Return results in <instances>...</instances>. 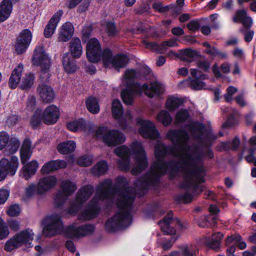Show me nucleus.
Listing matches in <instances>:
<instances>
[{
  "instance_id": "13",
  "label": "nucleus",
  "mask_w": 256,
  "mask_h": 256,
  "mask_svg": "<svg viewBox=\"0 0 256 256\" xmlns=\"http://www.w3.org/2000/svg\"><path fill=\"white\" fill-rule=\"evenodd\" d=\"M114 153L120 158L117 162L119 168L122 171L129 170L130 168V148L125 146H122L116 148L114 150Z\"/></svg>"
},
{
  "instance_id": "8",
  "label": "nucleus",
  "mask_w": 256,
  "mask_h": 256,
  "mask_svg": "<svg viewBox=\"0 0 256 256\" xmlns=\"http://www.w3.org/2000/svg\"><path fill=\"white\" fill-rule=\"evenodd\" d=\"M132 149L136 164L132 168L131 172L133 175H135L144 170L148 166V164L146 154L140 142H133Z\"/></svg>"
},
{
  "instance_id": "61",
  "label": "nucleus",
  "mask_w": 256,
  "mask_h": 256,
  "mask_svg": "<svg viewBox=\"0 0 256 256\" xmlns=\"http://www.w3.org/2000/svg\"><path fill=\"white\" fill-rule=\"evenodd\" d=\"M106 30L108 35L110 36H114L116 33V26L112 22H108L106 24Z\"/></svg>"
},
{
  "instance_id": "42",
  "label": "nucleus",
  "mask_w": 256,
  "mask_h": 256,
  "mask_svg": "<svg viewBox=\"0 0 256 256\" xmlns=\"http://www.w3.org/2000/svg\"><path fill=\"white\" fill-rule=\"evenodd\" d=\"M20 146V140L15 137L9 138V140L6 145V149L8 151V154H12L16 152Z\"/></svg>"
},
{
  "instance_id": "54",
  "label": "nucleus",
  "mask_w": 256,
  "mask_h": 256,
  "mask_svg": "<svg viewBox=\"0 0 256 256\" xmlns=\"http://www.w3.org/2000/svg\"><path fill=\"white\" fill-rule=\"evenodd\" d=\"M9 136L6 132H0V150L5 148L8 144Z\"/></svg>"
},
{
  "instance_id": "20",
  "label": "nucleus",
  "mask_w": 256,
  "mask_h": 256,
  "mask_svg": "<svg viewBox=\"0 0 256 256\" xmlns=\"http://www.w3.org/2000/svg\"><path fill=\"white\" fill-rule=\"evenodd\" d=\"M145 46L146 48H150L152 51L163 54L166 49V46L174 47L178 46V44L176 40H170L163 42L161 44H158L156 42H146L145 43Z\"/></svg>"
},
{
  "instance_id": "37",
  "label": "nucleus",
  "mask_w": 256,
  "mask_h": 256,
  "mask_svg": "<svg viewBox=\"0 0 256 256\" xmlns=\"http://www.w3.org/2000/svg\"><path fill=\"white\" fill-rule=\"evenodd\" d=\"M34 76L32 73L26 74L22 78L20 87L22 90H28L30 88L34 83Z\"/></svg>"
},
{
  "instance_id": "23",
  "label": "nucleus",
  "mask_w": 256,
  "mask_h": 256,
  "mask_svg": "<svg viewBox=\"0 0 256 256\" xmlns=\"http://www.w3.org/2000/svg\"><path fill=\"white\" fill-rule=\"evenodd\" d=\"M56 183V179L54 176H48L43 178L39 180L38 184V192L42 194L52 188Z\"/></svg>"
},
{
  "instance_id": "21",
  "label": "nucleus",
  "mask_w": 256,
  "mask_h": 256,
  "mask_svg": "<svg viewBox=\"0 0 256 256\" xmlns=\"http://www.w3.org/2000/svg\"><path fill=\"white\" fill-rule=\"evenodd\" d=\"M62 14V10H58L50 19L44 30V35L46 38H50L54 34Z\"/></svg>"
},
{
  "instance_id": "60",
  "label": "nucleus",
  "mask_w": 256,
  "mask_h": 256,
  "mask_svg": "<svg viewBox=\"0 0 256 256\" xmlns=\"http://www.w3.org/2000/svg\"><path fill=\"white\" fill-rule=\"evenodd\" d=\"M200 25L198 20H192L187 24L188 28L190 30L194 32L200 28Z\"/></svg>"
},
{
  "instance_id": "58",
  "label": "nucleus",
  "mask_w": 256,
  "mask_h": 256,
  "mask_svg": "<svg viewBox=\"0 0 256 256\" xmlns=\"http://www.w3.org/2000/svg\"><path fill=\"white\" fill-rule=\"evenodd\" d=\"M20 153L21 162L24 164L30 158L32 152L29 150H20Z\"/></svg>"
},
{
  "instance_id": "45",
  "label": "nucleus",
  "mask_w": 256,
  "mask_h": 256,
  "mask_svg": "<svg viewBox=\"0 0 256 256\" xmlns=\"http://www.w3.org/2000/svg\"><path fill=\"white\" fill-rule=\"evenodd\" d=\"M249 145L250 146L248 150L249 154L245 156L247 162H250L253 158V154L256 152V136H252L250 139Z\"/></svg>"
},
{
  "instance_id": "44",
  "label": "nucleus",
  "mask_w": 256,
  "mask_h": 256,
  "mask_svg": "<svg viewBox=\"0 0 256 256\" xmlns=\"http://www.w3.org/2000/svg\"><path fill=\"white\" fill-rule=\"evenodd\" d=\"M42 110H41L38 109L35 111L30 122L33 128H36L41 124L42 120Z\"/></svg>"
},
{
  "instance_id": "32",
  "label": "nucleus",
  "mask_w": 256,
  "mask_h": 256,
  "mask_svg": "<svg viewBox=\"0 0 256 256\" xmlns=\"http://www.w3.org/2000/svg\"><path fill=\"white\" fill-rule=\"evenodd\" d=\"M73 57H71L68 53L64 54L62 62L64 69L68 73H73L76 69V62Z\"/></svg>"
},
{
  "instance_id": "28",
  "label": "nucleus",
  "mask_w": 256,
  "mask_h": 256,
  "mask_svg": "<svg viewBox=\"0 0 256 256\" xmlns=\"http://www.w3.org/2000/svg\"><path fill=\"white\" fill-rule=\"evenodd\" d=\"M202 80L189 78L182 80L178 84L180 88H184L186 86H190L192 90H200L204 88L205 83Z\"/></svg>"
},
{
  "instance_id": "27",
  "label": "nucleus",
  "mask_w": 256,
  "mask_h": 256,
  "mask_svg": "<svg viewBox=\"0 0 256 256\" xmlns=\"http://www.w3.org/2000/svg\"><path fill=\"white\" fill-rule=\"evenodd\" d=\"M12 9L10 0H3L0 3V22L6 20L10 16Z\"/></svg>"
},
{
  "instance_id": "64",
  "label": "nucleus",
  "mask_w": 256,
  "mask_h": 256,
  "mask_svg": "<svg viewBox=\"0 0 256 256\" xmlns=\"http://www.w3.org/2000/svg\"><path fill=\"white\" fill-rule=\"evenodd\" d=\"M139 72L143 76L146 78H148L152 75V72L149 68L146 66H142L139 70Z\"/></svg>"
},
{
  "instance_id": "22",
  "label": "nucleus",
  "mask_w": 256,
  "mask_h": 256,
  "mask_svg": "<svg viewBox=\"0 0 256 256\" xmlns=\"http://www.w3.org/2000/svg\"><path fill=\"white\" fill-rule=\"evenodd\" d=\"M37 90L43 102L50 103L52 101L54 98L53 89L48 85H39Z\"/></svg>"
},
{
  "instance_id": "10",
  "label": "nucleus",
  "mask_w": 256,
  "mask_h": 256,
  "mask_svg": "<svg viewBox=\"0 0 256 256\" xmlns=\"http://www.w3.org/2000/svg\"><path fill=\"white\" fill-rule=\"evenodd\" d=\"M60 188L54 198L55 205L57 208L64 204L68 197L72 195L76 191L77 186L75 183L70 180H64L61 182Z\"/></svg>"
},
{
  "instance_id": "18",
  "label": "nucleus",
  "mask_w": 256,
  "mask_h": 256,
  "mask_svg": "<svg viewBox=\"0 0 256 256\" xmlns=\"http://www.w3.org/2000/svg\"><path fill=\"white\" fill-rule=\"evenodd\" d=\"M94 226L92 224H86L76 226H70L66 230V234L70 237H78L92 234L94 231Z\"/></svg>"
},
{
  "instance_id": "4",
  "label": "nucleus",
  "mask_w": 256,
  "mask_h": 256,
  "mask_svg": "<svg viewBox=\"0 0 256 256\" xmlns=\"http://www.w3.org/2000/svg\"><path fill=\"white\" fill-rule=\"evenodd\" d=\"M32 62L34 65L39 66L41 68L40 78L42 81L44 82H48L50 77L49 68L50 60L42 44L36 46L32 57Z\"/></svg>"
},
{
  "instance_id": "35",
  "label": "nucleus",
  "mask_w": 256,
  "mask_h": 256,
  "mask_svg": "<svg viewBox=\"0 0 256 256\" xmlns=\"http://www.w3.org/2000/svg\"><path fill=\"white\" fill-rule=\"evenodd\" d=\"M232 110V113L228 117L226 122L222 124L223 128H226L228 127H232L238 124V120L236 116L238 112L236 110H232L230 108H226L224 109V112H228Z\"/></svg>"
},
{
  "instance_id": "29",
  "label": "nucleus",
  "mask_w": 256,
  "mask_h": 256,
  "mask_svg": "<svg viewBox=\"0 0 256 256\" xmlns=\"http://www.w3.org/2000/svg\"><path fill=\"white\" fill-rule=\"evenodd\" d=\"M23 65L19 64L13 70L9 80V86L12 89L16 88L20 82Z\"/></svg>"
},
{
  "instance_id": "6",
  "label": "nucleus",
  "mask_w": 256,
  "mask_h": 256,
  "mask_svg": "<svg viewBox=\"0 0 256 256\" xmlns=\"http://www.w3.org/2000/svg\"><path fill=\"white\" fill-rule=\"evenodd\" d=\"M98 138H102V141L108 146H114L124 142V136L115 130H111L106 126L100 127L96 132Z\"/></svg>"
},
{
  "instance_id": "55",
  "label": "nucleus",
  "mask_w": 256,
  "mask_h": 256,
  "mask_svg": "<svg viewBox=\"0 0 256 256\" xmlns=\"http://www.w3.org/2000/svg\"><path fill=\"white\" fill-rule=\"evenodd\" d=\"M20 208L18 204H14L10 206L7 211L8 216H16L19 215Z\"/></svg>"
},
{
  "instance_id": "39",
  "label": "nucleus",
  "mask_w": 256,
  "mask_h": 256,
  "mask_svg": "<svg viewBox=\"0 0 256 256\" xmlns=\"http://www.w3.org/2000/svg\"><path fill=\"white\" fill-rule=\"evenodd\" d=\"M156 118L165 126H168L172 122V117L169 112L166 110H161L157 114Z\"/></svg>"
},
{
  "instance_id": "7",
  "label": "nucleus",
  "mask_w": 256,
  "mask_h": 256,
  "mask_svg": "<svg viewBox=\"0 0 256 256\" xmlns=\"http://www.w3.org/2000/svg\"><path fill=\"white\" fill-rule=\"evenodd\" d=\"M33 236L34 233L32 230H24L14 236L6 242L4 250L7 252H11L23 244L30 246L33 240Z\"/></svg>"
},
{
  "instance_id": "63",
  "label": "nucleus",
  "mask_w": 256,
  "mask_h": 256,
  "mask_svg": "<svg viewBox=\"0 0 256 256\" xmlns=\"http://www.w3.org/2000/svg\"><path fill=\"white\" fill-rule=\"evenodd\" d=\"M10 194L9 192L5 189H0V204H4Z\"/></svg>"
},
{
  "instance_id": "33",
  "label": "nucleus",
  "mask_w": 256,
  "mask_h": 256,
  "mask_svg": "<svg viewBox=\"0 0 256 256\" xmlns=\"http://www.w3.org/2000/svg\"><path fill=\"white\" fill-rule=\"evenodd\" d=\"M128 58L124 54H118L113 57L110 64L115 69L118 70L124 67L128 62Z\"/></svg>"
},
{
  "instance_id": "40",
  "label": "nucleus",
  "mask_w": 256,
  "mask_h": 256,
  "mask_svg": "<svg viewBox=\"0 0 256 256\" xmlns=\"http://www.w3.org/2000/svg\"><path fill=\"white\" fill-rule=\"evenodd\" d=\"M67 128L69 130L73 132L81 130L85 128L86 123L83 119L80 118L78 120L68 123Z\"/></svg>"
},
{
  "instance_id": "51",
  "label": "nucleus",
  "mask_w": 256,
  "mask_h": 256,
  "mask_svg": "<svg viewBox=\"0 0 256 256\" xmlns=\"http://www.w3.org/2000/svg\"><path fill=\"white\" fill-rule=\"evenodd\" d=\"M242 237L239 234H234L228 236L226 240V245L228 246L230 245H236Z\"/></svg>"
},
{
  "instance_id": "9",
  "label": "nucleus",
  "mask_w": 256,
  "mask_h": 256,
  "mask_svg": "<svg viewBox=\"0 0 256 256\" xmlns=\"http://www.w3.org/2000/svg\"><path fill=\"white\" fill-rule=\"evenodd\" d=\"M94 192V187L88 185L82 188L77 192L75 200L71 202L68 212L70 214H76L82 204L86 201Z\"/></svg>"
},
{
  "instance_id": "43",
  "label": "nucleus",
  "mask_w": 256,
  "mask_h": 256,
  "mask_svg": "<svg viewBox=\"0 0 256 256\" xmlns=\"http://www.w3.org/2000/svg\"><path fill=\"white\" fill-rule=\"evenodd\" d=\"M182 104L180 99L176 98H169L166 102V108L170 111H174Z\"/></svg>"
},
{
  "instance_id": "24",
  "label": "nucleus",
  "mask_w": 256,
  "mask_h": 256,
  "mask_svg": "<svg viewBox=\"0 0 256 256\" xmlns=\"http://www.w3.org/2000/svg\"><path fill=\"white\" fill-rule=\"evenodd\" d=\"M66 166L65 161L62 160H52L45 164L41 169L43 174H48L59 168H64Z\"/></svg>"
},
{
  "instance_id": "57",
  "label": "nucleus",
  "mask_w": 256,
  "mask_h": 256,
  "mask_svg": "<svg viewBox=\"0 0 256 256\" xmlns=\"http://www.w3.org/2000/svg\"><path fill=\"white\" fill-rule=\"evenodd\" d=\"M191 76L194 78V79L204 80L206 78V75L202 74V72L196 68H191L190 70Z\"/></svg>"
},
{
  "instance_id": "14",
  "label": "nucleus",
  "mask_w": 256,
  "mask_h": 256,
  "mask_svg": "<svg viewBox=\"0 0 256 256\" xmlns=\"http://www.w3.org/2000/svg\"><path fill=\"white\" fill-rule=\"evenodd\" d=\"M112 114L114 118L118 120L120 126L122 129H126L127 128L126 120H130L132 116L130 112H126L125 114V119L121 118L123 114V109L120 102L117 100H114L112 103Z\"/></svg>"
},
{
  "instance_id": "38",
  "label": "nucleus",
  "mask_w": 256,
  "mask_h": 256,
  "mask_svg": "<svg viewBox=\"0 0 256 256\" xmlns=\"http://www.w3.org/2000/svg\"><path fill=\"white\" fill-rule=\"evenodd\" d=\"M88 110L94 114H98L100 111V107L97 100L94 97H89L86 100Z\"/></svg>"
},
{
  "instance_id": "48",
  "label": "nucleus",
  "mask_w": 256,
  "mask_h": 256,
  "mask_svg": "<svg viewBox=\"0 0 256 256\" xmlns=\"http://www.w3.org/2000/svg\"><path fill=\"white\" fill-rule=\"evenodd\" d=\"M196 56L197 52L196 51L188 48L184 50L182 54V58L184 61L190 62H192Z\"/></svg>"
},
{
  "instance_id": "3",
  "label": "nucleus",
  "mask_w": 256,
  "mask_h": 256,
  "mask_svg": "<svg viewBox=\"0 0 256 256\" xmlns=\"http://www.w3.org/2000/svg\"><path fill=\"white\" fill-rule=\"evenodd\" d=\"M173 213L170 211L166 216L162 220L158 222V224L161 228L162 231L165 234L172 235L170 240H166L162 244V248L164 250H168L172 246L173 244L178 239V236L176 234V230L170 225L176 224H180V221L176 218H172Z\"/></svg>"
},
{
  "instance_id": "53",
  "label": "nucleus",
  "mask_w": 256,
  "mask_h": 256,
  "mask_svg": "<svg viewBox=\"0 0 256 256\" xmlns=\"http://www.w3.org/2000/svg\"><path fill=\"white\" fill-rule=\"evenodd\" d=\"M240 31L244 35V40L246 42H250L252 41L254 34V32L250 28H241Z\"/></svg>"
},
{
  "instance_id": "46",
  "label": "nucleus",
  "mask_w": 256,
  "mask_h": 256,
  "mask_svg": "<svg viewBox=\"0 0 256 256\" xmlns=\"http://www.w3.org/2000/svg\"><path fill=\"white\" fill-rule=\"evenodd\" d=\"M190 118V114L188 110L180 109L176 114V121L178 124L186 122Z\"/></svg>"
},
{
  "instance_id": "50",
  "label": "nucleus",
  "mask_w": 256,
  "mask_h": 256,
  "mask_svg": "<svg viewBox=\"0 0 256 256\" xmlns=\"http://www.w3.org/2000/svg\"><path fill=\"white\" fill-rule=\"evenodd\" d=\"M92 158L88 156H83L80 157L77 161L78 164L82 166H88L92 163Z\"/></svg>"
},
{
  "instance_id": "26",
  "label": "nucleus",
  "mask_w": 256,
  "mask_h": 256,
  "mask_svg": "<svg viewBox=\"0 0 256 256\" xmlns=\"http://www.w3.org/2000/svg\"><path fill=\"white\" fill-rule=\"evenodd\" d=\"M74 33L72 24L70 22H66L62 26L60 30L58 40L62 42H68L72 38Z\"/></svg>"
},
{
  "instance_id": "15",
  "label": "nucleus",
  "mask_w": 256,
  "mask_h": 256,
  "mask_svg": "<svg viewBox=\"0 0 256 256\" xmlns=\"http://www.w3.org/2000/svg\"><path fill=\"white\" fill-rule=\"evenodd\" d=\"M32 36L28 29L24 30L20 33L14 45L17 54H22L26 51L32 41Z\"/></svg>"
},
{
  "instance_id": "62",
  "label": "nucleus",
  "mask_w": 256,
  "mask_h": 256,
  "mask_svg": "<svg viewBox=\"0 0 256 256\" xmlns=\"http://www.w3.org/2000/svg\"><path fill=\"white\" fill-rule=\"evenodd\" d=\"M36 102V98L34 96L28 97L26 102V108L28 110L32 111L34 108Z\"/></svg>"
},
{
  "instance_id": "59",
  "label": "nucleus",
  "mask_w": 256,
  "mask_h": 256,
  "mask_svg": "<svg viewBox=\"0 0 256 256\" xmlns=\"http://www.w3.org/2000/svg\"><path fill=\"white\" fill-rule=\"evenodd\" d=\"M152 8L160 12H164L168 11L169 10L168 6H163L162 3L160 2H154L152 5Z\"/></svg>"
},
{
  "instance_id": "52",
  "label": "nucleus",
  "mask_w": 256,
  "mask_h": 256,
  "mask_svg": "<svg viewBox=\"0 0 256 256\" xmlns=\"http://www.w3.org/2000/svg\"><path fill=\"white\" fill-rule=\"evenodd\" d=\"M36 194H38V186L34 184H30L26 188L25 196L27 198H30Z\"/></svg>"
},
{
  "instance_id": "12",
  "label": "nucleus",
  "mask_w": 256,
  "mask_h": 256,
  "mask_svg": "<svg viewBox=\"0 0 256 256\" xmlns=\"http://www.w3.org/2000/svg\"><path fill=\"white\" fill-rule=\"evenodd\" d=\"M18 165V160L16 156H12L10 160L2 158L0 160V182L4 180L7 176H14Z\"/></svg>"
},
{
  "instance_id": "47",
  "label": "nucleus",
  "mask_w": 256,
  "mask_h": 256,
  "mask_svg": "<svg viewBox=\"0 0 256 256\" xmlns=\"http://www.w3.org/2000/svg\"><path fill=\"white\" fill-rule=\"evenodd\" d=\"M112 52L109 48H106L101 52V58H102L104 65L106 66H110L112 62L113 57Z\"/></svg>"
},
{
  "instance_id": "31",
  "label": "nucleus",
  "mask_w": 256,
  "mask_h": 256,
  "mask_svg": "<svg viewBox=\"0 0 256 256\" xmlns=\"http://www.w3.org/2000/svg\"><path fill=\"white\" fill-rule=\"evenodd\" d=\"M38 167V163L36 160H32L24 166L22 168L21 176L28 180L30 176L35 174Z\"/></svg>"
},
{
  "instance_id": "16",
  "label": "nucleus",
  "mask_w": 256,
  "mask_h": 256,
  "mask_svg": "<svg viewBox=\"0 0 256 256\" xmlns=\"http://www.w3.org/2000/svg\"><path fill=\"white\" fill-rule=\"evenodd\" d=\"M86 56L88 60L92 62H96L101 58L100 44L96 38H91L88 42Z\"/></svg>"
},
{
  "instance_id": "17",
  "label": "nucleus",
  "mask_w": 256,
  "mask_h": 256,
  "mask_svg": "<svg viewBox=\"0 0 256 256\" xmlns=\"http://www.w3.org/2000/svg\"><path fill=\"white\" fill-rule=\"evenodd\" d=\"M136 122L140 126L139 132L144 138L156 139L158 137V132L154 124L151 122L138 118L137 119Z\"/></svg>"
},
{
  "instance_id": "11",
  "label": "nucleus",
  "mask_w": 256,
  "mask_h": 256,
  "mask_svg": "<svg viewBox=\"0 0 256 256\" xmlns=\"http://www.w3.org/2000/svg\"><path fill=\"white\" fill-rule=\"evenodd\" d=\"M63 229L64 226L60 217L58 214H54L46 218L42 233L44 236L50 237L60 234Z\"/></svg>"
},
{
  "instance_id": "1",
  "label": "nucleus",
  "mask_w": 256,
  "mask_h": 256,
  "mask_svg": "<svg viewBox=\"0 0 256 256\" xmlns=\"http://www.w3.org/2000/svg\"><path fill=\"white\" fill-rule=\"evenodd\" d=\"M167 137L173 146H166L158 143L154 154L156 160L151 166L150 170L136 182L135 188L128 186L126 178L118 176L114 184L108 179V202H113L116 196V204L120 210L108 219V232H114L120 228L129 226L132 222L131 210L136 194L144 195L150 186L158 184L160 178L166 172L170 173L171 178H175L182 172L183 180L180 187L185 189L184 194L176 197L179 202H190L194 196L204 190L201 184L206 182L205 169L203 160L204 158L212 159L214 154L208 148L206 152L195 146L192 150L188 144L190 136L184 130H171Z\"/></svg>"
},
{
  "instance_id": "30",
  "label": "nucleus",
  "mask_w": 256,
  "mask_h": 256,
  "mask_svg": "<svg viewBox=\"0 0 256 256\" xmlns=\"http://www.w3.org/2000/svg\"><path fill=\"white\" fill-rule=\"evenodd\" d=\"M70 51L74 58H79L82 54V46L80 40L78 38H72L69 42Z\"/></svg>"
},
{
  "instance_id": "36",
  "label": "nucleus",
  "mask_w": 256,
  "mask_h": 256,
  "mask_svg": "<svg viewBox=\"0 0 256 256\" xmlns=\"http://www.w3.org/2000/svg\"><path fill=\"white\" fill-rule=\"evenodd\" d=\"M75 148L76 143L72 140H68L59 144L57 150L60 153L65 154L72 152Z\"/></svg>"
},
{
  "instance_id": "56",
  "label": "nucleus",
  "mask_w": 256,
  "mask_h": 256,
  "mask_svg": "<svg viewBox=\"0 0 256 256\" xmlns=\"http://www.w3.org/2000/svg\"><path fill=\"white\" fill-rule=\"evenodd\" d=\"M246 13L245 10H241L236 12V14L233 17V22H241V21L246 16Z\"/></svg>"
},
{
  "instance_id": "2",
  "label": "nucleus",
  "mask_w": 256,
  "mask_h": 256,
  "mask_svg": "<svg viewBox=\"0 0 256 256\" xmlns=\"http://www.w3.org/2000/svg\"><path fill=\"white\" fill-rule=\"evenodd\" d=\"M164 92L162 85L158 82H151L150 86L144 84L141 85L140 83H133L128 86L121 92V98L123 102L128 105L133 102V98L136 94H140L142 92L150 98L158 96Z\"/></svg>"
},
{
  "instance_id": "34",
  "label": "nucleus",
  "mask_w": 256,
  "mask_h": 256,
  "mask_svg": "<svg viewBox=\"0 0 256 256\" xmlns=\"http://www.w3.org/2000/svg\"><path fill=\"white\" fill-rule=\"evenodd\" d=\"M180 256H197L198 250L196 246L192 244H183L179 246Z\"/></svg>"
},
{
  "instance_id": "5",
  "label": "nucleus",
  "mask_w": 256,
  "mask_h": 256,
  "mask_svg": "<svg viewBox=\"0 0 256 256\" xmlns=\"http://www.w3.org/2000/svg\"><path fill=\"white\" fill-rule=\"evenodd\" d=\"M186 128L194 140L206 147L211 146L212 142L217 138L212 132H205L204 125L197 122L187 124Z\"/></svg>"
},
{
  "instance_id": "49",
  "label": "nucleus",
  "mask_w": 256,
  "mask_h": 256,
  "mask_svg": "<svg viewBox=\"0 0 256 256\" xmlns=\"http://www.w3.org/2000/svg\"><path fill=\"white\" fill-rule=\"evenodd\" d=\"M9 230L7 224L0 218V240L6 238L9 234Z\"/></svg>"
},
{
  "instance_id": "25",
  "label": "nucleus",
  "mask_w": 256,
  "mask_h": 256,
  "mask_svg": "<svg viewBox=\"0 0 256 256\" xmlns=\"http://www.w3.org/2000/svg\"><path fill=\"white\" fill-rule=\"evenodd\" d=\"M223 234L222 232H218L214 234L212 236V238L205 237L204 240V242L210 248L218 251L220 248V242Z\"/></svg>"
},
{
  "instance_id": "19",
  "label": "nucleus",
  "mask_w": 256,
  "mask_h": 256,
  "mask_svg": "<svg viewBox=\"0 0 256 256\" xmlns=\"http://www.w3.org/2000/svg\"><path fill=\"white\" fill-rule=\"evenodd\" d=\"M58 108L54 105H50L46 108L42 113V118L44 124H55L59 118Z\"/></svg>"
},
{
  "instance_id": "41",
  "label": "nucleus",
  "mask_w": 256,
  "mask_h": 256,
  "mask_svg": "<svg viewBox=\"0 0 256 256\" xmlns=\"http://www.w3.org/2000/svg\"><path fill=\"white\" fill-rule=\"evenodd\" d=\"M108 168L107 163L104 160H102L92 168V172L94 174L99 176L104 174Z\"/></svg>"
}]
</instances>
